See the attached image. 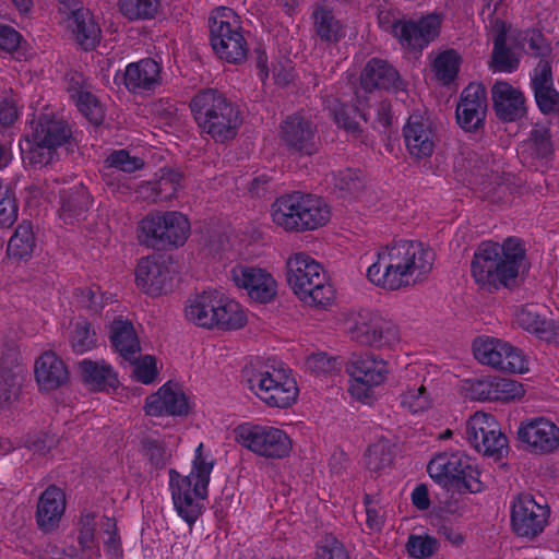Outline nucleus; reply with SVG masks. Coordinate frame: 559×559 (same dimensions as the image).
Returning <instances> with one entry per match:
<instances>
[{"instance_id":"4468645a","label":"nucleus","mask_w":559,"mask_h":559,"mask_svg":"<svg viewBox=\"0 0 559 559\" xmlns=\"http://www.w3.org/2000/svg\"><path fill=\"white\" fill-rule=\"evenodd\" d=\"M467 441L479 453L501 459L508 452V439L490 414L476 412L466 421Z\"/></svg>"},{"instance_id":"c03bdc74","label":"nucleus","mask_w":559,"mask_h":559,"mask_svg":"<svg viewBox=\"0 0 559 559\" xmlns=\"http://www.w3.org/2000/svg\"><path fill=\"white\" fill-rule=\"evenodd\" d=\"M35 249V238L32 224L23 221L8 242V255L15 260H27Z\"/></svg>"},{"instance_id":"c85d7f7f","label":"nucleus","mask_w":559,"mask_h":559,"mask_svg":"<svg viewBox=\"0 0 559 559\" xmlns=\"http://www.w3.org/2000/svg\"><path fill=\"white\" fill-rule=\"evenodd\" d=\"M181 173L162 168L154 179L142 182L138 187L136 194L148 203L169 201L181 188Z\"/></svg>"},{"instance_id":"8fccbe9b","label":"nucleus","mask_w":559,"mask_h":559,"mask_svg":"<svg viewBox=\"0 0 559 559\" xmlns=\"http://www.w3.org/2000/svg\"><path fill=\"white\" fill-rule=\"evenodd\" d=\"M401 405L412 413L424 412L431 407L432 397L424 384L407 388L401 394Z\"/></svg>"},{"instance_id":"2f4dec72","label":"nucleus","mask_w":559,"mask_h":559,"mask_svg":"<svg viewBox=\"0 0 559 559\" xmlns=\"http://www.w3.org/2000/svg\"><path fill=\"white\" fill-rule=\"evenodd\" d=\"M35 378L40 390L50 391L68 382L69 371L62 359L46 352L35 364Z\"/></svg>"},{"instance_id":"052dcab7","label":"nucleus","mask_w":559,"mask_h":559,"mask_svg":"<svg viewBox=\"0 0 559 559\" xmlns=\"http://www.w3.org/2000/svg\"><path fill=\"white\" fill-rule=\"evenodd\" d=\"M314 559H349V556L341 542L326 537L318 546Z\"/></svg>"},{"instance_id":"4d7b16f0","label":"nucleus","mask_w":559,"mask_h":559,"mask_svg":"<svg viewBox=\"0 0 559 559\" xmlns=\"http://www.w3.org/2000/svg\"><path fill=\"white\" fill-rule=\"evenodd\" d=\"M143 450L150 462L156 468H162L168 463L171 452L163 441L154 438H146L143 441Z\"/></svg>"},{"instance_id":"393cba45","label":"nucleus","mask_w":559,"mask_h":559,"mask_svg":"<svg viewBox=\"0 0 559 559\" xmlns=\"http://www.w3.org/2000/svg\"><path fill=\"white\" fill-rule=\"evenodd\" d=\"M189 405L182 389L171 382L162 385L158 391L146 397L145 412L151 416H180L188 413Z\"/></svg>"},{"instance_id":"4be33fe9","label":"nucleus","mask_w":559,"mask_h":559,"mask_svg":"<svg viewBox=\"0 0 559 559\" xmlns=\"http://www.w3.org/2000/svg\"><path fill=\"white\" fill-rule=\"evenodd\" d=\"M231 277L237 287L246 289L247 295L254 301L266 304L276 296L277 283L264 269L236 265L231 270Z\"/></svg>"},{"instance_id":"bb28decb","label":"nucleus","mask_w":559,"mask_h":559,"mask_svg":"<svg viewBox=\"0 0 559 559\" xmlns=\"http://www.w3.org/2000/svg\"><path fill=\"white\" fill-rule=\"evenodd\" d=\"M493 109L499 119L515 121L526 115L525 96L504 81H497L491 87Z\"/></svg>"},{"instance_id":"f8f14e48","label":"nucleus","mask_w":559,"mask_h":559,"mask_svg":"<svg viewBox=\"0 0 559 559\" xmlns=\"http://www.w3.org/2000/svg\"><path fill=\"white\" fill-rule=\"evenodd\" d=\"M140 228L144 242L152 247L182 246L190 233L188 218L177 211L147 215Z\"/></svg>"},{"instance_id":"b1692460","label":"nucleus","mask_w":559,"mask_h":559,"mask_svg":"<svg viewBox=\"0 0 559 559\" xmlns=\"http://www.w3.org/2000/svg\"><path fill=\"white\" fill-rule=\"evenodd\" d=\"M531 86L537 107L544 115L559 114V92L554 86L548 60L538 61L531 74Z\"/></svg>"},{"instance_id":"f3484780","label":"nucleus","mask_w":559,"mask_h":559,"mask_svg":"<svg viewBox=\"0 0 559 559\" xmlns=\"http://www.w3.org/2000/svg\"><path fill=\"white\" fill-rule=\"evenodd\" d=\"M442 20L439 13H429L418 20H394L391 34L403 47L423 50L439 36Z\"/></svg>"},{"instance_id":"0eeeda50","label":"nucleus","mask_w":559,"mask_h":559,"mask_svg":"<svg viewBox=\"0 0 559 559\" xmlns=\"http://www.w3.org/2000/svg\"><path fill=\"white\" fill-rule=\"evenodd\" d=\"M210 39L215 53L229 63L247 59L248 44L236 13L225 7L212 11L209 17Z\"/></svg>"},{"instance_id":"13d9d810","label":"nucleus","mask_w":559,"mask_h":559,"mask_svg":"<svg viewBox=\"0 0 559 559\" xmlns=\"http://www.w3.org/2000/svg\"><path fill=\"white\" fill-rule=\"evenodd\" d=\"M467 397L477 401H492L493 378L467 380L464 384Z\"/></svg>"},{"instance_id":"a211bd4d","label":"nucleus","mask_w":559,"mask_h":559,"mask_svg":"<svg viewBox=\"0 0 559 559\" xmlns=\"http://www.w3.org/2000/svg\"><path fill=\"white\" fill-rule=\"evenodd\" d=\"M548 516V506L537 502L531 495H519L512 502L511 524L518 536L536 537L544 531Z\"/></svg>"},{"instance_id":"603ef678","label":"nucleus","mask_w":559,"mask_h":559,"mask_svg":"<svg viewBox=\"0 0 559 559\" xmlns=\"http://www.w3.org/2000/svg\"><path fill=\"white\" fill-rule=\"evenodd\" d=\"M406 549L412 557L416 559H426L438 551L439 542L436 537L427 534H412L408 536Z\"/></svg>"},{"instance_id":"7ed1b4c3","label":"nucleus","mask_w":559,"mask_h":559,"mask_svg":"<svg viewBox=\"0 0 559 559\" xmlns=\"http://www.w3.org/2000/svg\"><path fill=\"white\" fill-rule=\"evenodd\" d=\"M214 461L203 455V443L195 449L192 469L182 476L177 471H169V487L178 515L192 525L202 511L201 501L207 497V487Z\"/></svg>"},{"instance_id":"6e6d98bb","label":"nucleus","mask_w":559,"mask_h":559,"mask_svg":"<svg viewBox=\"0 0 559 559\" xmlns=\"http://www.w3.org/2000/svg\"><path fill=\"white\" fill-rule=\"evenodd\" d=\"M524 394L523 385L512 379L493 378L492 401L508 402L522 397Z\"/></svg>"},{"instance_id":"5701e85b","label":"nucleus","mask_w":559,"mask_h":559,"mask_svg":"<svg viewBox=\"0 0 559 559\" xmlns=\"http://www.w3.org/2000/svg\"><path fill=\"white\" fill-rule=\"evenodd\" d=\"M486 88L479 83H469L461 93L456 106V121L465 131H477L483 127L486 111Z\"/></svg>"},{"instance_id":"cd10ccee","label":"nucleus","mask_w":559,"mask_h":559,"mask_svg":"<svg viewBox=\"0 0 559 559\" xmlns=\"http://www.w3.org/2000/svg\"><path fill=\"white\" fill-rule=\"evenodd\" d=\"M162 68L152 58H144L127 66L123 81L127 90L134 94L154 91L162 84Z\"/></svg>"},{"instance_id":"680f3d73","label":"nucleus","mask_w":559,"mask_h":559,"mask_svg":"<svg viewBox=\"0 0 559 559\" xmlns=\"http://www.w3.org/2000/svg\"><path fill=\"white\" fill-rule=\"evenodd\" d=\"M17 213L19 206L14 194L9 191L0 194V227H11L17 218Z\"/></svg>"},{"instance_id":"6e6552de","label":"nucleus","mask_w":559,"mask_h":559,"mask_svg":"<svg viewBox=\"0 0 559 559\" xmlns=\"http://www.w3.org/2000/svg\"><path fill=\"white\" fill-rule=\"evenodd\" d=\"M427 472L438 484L460 492L477 493L485 488L477 466L460 452L437 454L428 463Z\"/></svg>"},{"instance_id":"5fc2aeb1","label":"nucleus","mask_w":559,"mask_h":559,"mask_svg":"<svg viewBox=\"0 0 559 559\" xmlns=\"http://www.w3.org/2000/svg\"><path fill=\"white\" fill-rule=\"evenodd\" d=\"M71 345L73 350L80 354L92 349L96 345L95 331L91 329V324L87 321L81 320L74 324Z\"/></svg>"},{"instance_id":"1a4fd4ad","label":"nucleus","mask_w":559,"mask_h":559,"mask_svg":"<svg viewBox=\"0 0 559 559\" xmlns=\"http://www.w3.org/2000/svg\"><path fill=\"white\" fill-rule=\"evenodd\" d=\"M246 376L249 390L271 407L285 408L297 399L296 381L284 368L266 366L259 370H246Z\"/></svg>"},{"instance_id":"49530a36","label":"nucleus","mask_w":559,"mask_h":559,"mask_svg":"<svg viewBox=\"0 0 559 559\" xmlns=\"http://www.w3.org/2000/svg\"><path fill=\"white\" fill-rule=\"evenodd\" d=\"M461 57L454 49H448L439 53L433 61L436 76L444 85L450 84L457 75Z\"/></svg>"},{"instance_id":"72a5a7b5","label":"nucleus","mask_w":559,"mask_h":559,"mask_svg":"<svg viewBox=\"0 0 559 559\" xmlns=\"http://www.w3.org/2000/svg\"><path fill=\"white\" fill-rule=\"evenodd\" d=\"M168 281L167 267L152 258L140 260L135 270V283L148 295L157 296L165 289Z\"/></svg>"},{"instance_id":"a19ab883","label":"nucleus","mask_w":559,"mask_h":559,"mask_svg":"<svg viewBox=\"0 0 559 559\" xmlns=\"http://www.w3.org/2000/svg\"><path fill=\"white\" fill-rule=\"evenodd\" d=\"M216 312H214L215 326L222 330H238L247 322L242 307L235 300L221 294Z\"/></svg>"},{"instance_id":"09e8293b","label":"nucleus","mask_w":559,"mask_h":559,"mask_svg":"<svg viewBox=\"0 0 559 559\" xmlns=\"http://www.w3.org/2000/svg\"><path fill=\"white\" fill-rule=\"evenodd\" d=\"M160 0H119L120 12L129 20H147L155 16Z\"/></svg>"},{"instance_id":"c9c22d12","label":"nucleus","mask_w":559,"mask_h":559,"mask_svg":"<svg viewBox=\"0 0 559 559\" xmlns=\"http://www.w3.org/2000/svg\"><path fill=\"white\" fill-rule=\"evenodd\" d=\"M68 27L84 50H91L99 43L100 27L88 10L80 9L72 12Z\"/></svg>"},{"instance_id":"0e129e2a","label":"nucleus","mask_w":559,"mask_h":559,"mask_svg":"<svg viewBox=\"0 0 559 559\" xmlns=\"http://www.w3.org/2000/svg\"><path fill=\"white\" fill-rule=\"evenodd\" d=\"M134 377L138 381L148 384L153 382L157 376L156 362L152 356H144L134 365Z\"/></svg>"},{"instance_id":"9b49d317","label":"nucleus","mask_w":559,"mask_h":559,"mask_svg":"<svg viewBox=\"0 0 559 559\" xmlns=\"http://www.w3.org/2000/svg\"><path fill=\"white\" fill-rule=\"evenodd\" d=\"M237 442L257 455L283 459L292 450L288 435L273 426L242 424L235 429Z\"/></svg>"},{"instance_id":"a18cd8bd","label":"nucleus","mask_w":559,"mask_h":559,"mask_svg":"<svg viewBox=\"0 0 559 559\" xmlns=\"http://www.w3.org/2000/svg\"><path fill=\"white\" fill-rule=\"evenodd\" d=\"M314 31L321 40L336 43L344 36L341 22L331 9L320 5L313 11Z\"/></svg>"},{"instance_id":"e2e57ef3","label":"nucleus","mask_w":559,"mask_h":559,"mask_svg":"<svg viewBox=\"0 0 559 559\" xmlns=\"http://www.w3.org/2000/svg\"><path fill=\"white\" fill-rule=\"evenodd\" d=\"M306 368L317 374L329 373L336 369V359L325 353L312 354L306 359Z\"/></svg>"},{"instance_id":"de8ad7c7","label":"nucleus","mask_w":559,"mask_h":559,"mask_svg":"<svg viewBox=\"0 0 559 559\" xmlns=\"http://www.w3.org/2000/svg\"><path fill=\"white\" fill-rule=\"evenodd\" d=\"M539 306L530 304L522 306L515 313V321L523 330L543 335L547 331V321L539 313Z\"/></svg>"},{"instance_id":"37998d69","label":"nucleus","mask_w":559,"mask_h":559,"mask_svg":"<svg viewBox=\"0 0 559 559\" xmlns=\"http://www.w3.org/2000/svg\"><path fill=\"white\" fill-rule=\"evenodd\" d=\"M96 514L84 511L79 522V546H82L81 559H96L99 557V547L96 540Z\"/></svg>"},{"instance_id":"7c9ffc66","label":"nucleus","mask_w":559,"mask_h":559,"mask_svg":"<svg viewBox=\"0 0 559 559\" xmlns=\"http://www.w3.org/2000/svg\"><path fill=\"white\" fill-rule=\"evenodd\" d=\"M66 510V496L63 491L50 485L40 495L37 502L36 521L38 526L49 532L56 528Z\"/></svg>"},{"instance_id":"9d476101","label":"nucleus","mask_w":559,"mask_h":559,"mask_svg":"<svg viewBox=\"0 0 559 559\" xmlns=\"http://www.w3.org/2000/svg\"><path fill=\"white\" fill-rule=\"evenodd\" d=\"M70 136L71 130L63 120L41 115L26 141L27 148H23L25 158L34 167H43L53 159L56 148L67 143Z\"/></svg>"},{"instance_id":"e433bc0d","label":"nucleus","mask_w":559,"mask_h":559,"mask_svg":"<svg viewBox=\"0 0 559 559\" xmlns=\"http://www.w3.org/2000/svg\"><path fill=\"white\" fill-rule=\"evenodd\" d=\"M555 153L551 131L547 126L535 124L528 138L521 145L524 159L533 162L548 160Z\"/></svg>"},{"instance_id":"f257e3e1","label":"nucleus","mask_w":559,"mask_h":559,"mask_svg":"<svg viewBox=\"0 0 559 559\" xmlns=\"http://www.w3.org/2000/svg\"><path fill=\"white\" fill-rule=\"evenodd\" d=\"M435 253L421 242L400 240L382 247L367 269V278L378 287L396 290L423 282L431 271Z\"/></svg>"},{"instance_id":"3c124183","label":"nucleus","mask_w":559,"mask_h":559,"mask_svg":"<svg viewBox=\"0 0 559 559\" xmlns=\"http://www.w3.org/2000/svg\"><path fill=\"white\" fill-rule=\"evenodd\" d=\"M329 181L336 190L342 193L343 197L353 195L362 188L360 174L353 169H344L337 173H332L329 176Z\"/></svg>"},{"instance_id":"2eb2a0df","label":"nucleus","mask_w":559,"mask_h":559,"mask_svg":"<svg viewBox=\"0 0 559 559\" xmlns=\"http://www.w3.org/2000/svg\"><path fill=\"white\" fill-rule=\"evenodd\" d=\"M346 370L352 378L348 391L359 401L368 400L372 389L383 383L389 373L385 360L373 354L354 356Z\"/></svg>"},{"instance_id":"69168bd1","label":"nucleus","mask_w":559,"mask_h":559,"mask_svg":"<svg viewBox=\"0 0 559 559\" xmlns=\"http://www.w3.org/2000/svg\"><path fill=\"white\" fill-rule=\"evenodd\" d=\"M102 528L104 533L108 535L107 540H105L106 551L112 557H118L121 554V549L120 540L117 534L116 522L110 518L104 516Z\"/></svg>"},{"instance_id":"ea45409f","label":"nucleus","mask_w":559,"mask_h":559,"mask_svg":"<svg viewBox=\"0 0 559 559\" xmlns=\"http://www.w3.org/2000/svg\"><path fill=\"white\" fill-rule=\"evenodd\" d=\"M71 98L74 99L79 110L86 117L88 121L97 126L103 122L104 109L98 99L92 94L85 85L82 84L81 79H72L69 86Z\"/></svg>"},{"instance_id":"338daca9","label":"nucleus","mask_w":559,"mask_h":559,"mask_svg":"<svg viewBox=\"0 0 559 559\" xmlns=\"http://www.w3.org/2000/svg\"><path fill=\"white\" fill-rule=\"evenodd\" d=\"M21 43V35L14 28L1 25L0 26V47L5 51H14L19 48Z\"/></svg>"},{"instance_id":"412c9836","label":"nucleus","mask_w":559,"mask_h":559,"mask_svg":"<svg viewBox=\"0 0 559 559\" xmlns=\"http://www.w3.org/2000/svg\"><path fill=\"white\" fill-rule=\"evenodd\" d=\"M518 439L533 453L546 454L559 447V427L545 417L522 421Z\"/></svg>"},{"instance_id":"dca6fc26","label":"nucleus","mask_w":559,"mask_h":559,"mask_svg":"<svg viewBox=\"0 0 559 559\" xmlns=\"http://www.w3.org/2000/svg\"><path fill=\"white\" fill-rule=\"evenodd\" d=\"M347 332L352 340L374 347L391 346L399 341L396 328L369 310L353 316Z\"/></svg>"},{"instance_id":"774afa93","label":"nucleus","mask_w":559,"mask_h":559,"mask_svg":"<svg viewBox=\"0 0 559 559\" xmlns=\"http://www.w3.org/2000/svg\"><path fill=\"white\" fill-rule=\"evenodd\" d=\"M437 533L454 547H461L465 542V536L459 528L445 523L438 526Z\"/></svg>"},{"instance_id":"423d86ee","label":"nucleus","mask_w":559,"mask_h":559,"mask_svg":"<svg viewBox=\"0 0 559 559\" xmlns=\"http://www.w3.org/2000/svg\"><path fill=\"white\" fill-rule=\"evenodd\" d=\"M287 282L298 298L308 306L325 307L334 298L323 267L304 252L292 254L286 261Z\"/></svg>"},{"instance_id":"79ce46f5","label":"nucleus","mask_w":559,"mask_h":559,"mask_svg":"<svg viewBox=\"0 0 559 559\" xmlns=\"http://www.w3.org/2000/svg\"><path fill=\"white\" fill-rule=\"evenodd\" d=\"M520 59L518 55L507 47V34L504 31L499 32L493 39V48L489 68L493 72L511 73L519 68Z\"/></svg>"},{"instance_id":"20e7f679","label":"nucleus","mask_w":559,"mask_h":559,"mask_svg":"<svg viewBox=\"0 0 559 559\" xmlns=\"http://www.w3.org/2000/svg\"><path fill=\"white\" fill-rule=\"evenodd\" d=\"M190 108L198 127L215 142L233 140L241 124L238 108L219 91H199L190 100Z\"/></svg>"},{"instance_id":"4c0bfd02","label":"nucleus","mask_w":559,"mask_h":559,"mask_svg":"<svg viewBox=\"0 0 559 559\" xmlns=\"http://www.w3.org/2000/svg\"><path fill=\"white\" fill-rule=\"evenodd\" d=\"M79 370L83 381L93 390L104 391L114 389L118 384L117 373L104 360L92 361L83 359L79 364Z\"/></svg>"},{"instance_id":"864d4df0","label":"nucleus","mask_w":559,"mask_h":559,"mask_svg":"<svg viewBox=\"0 0 559 559\" xmlns=\"http://www.w3.org/2000/svg\"><path fill=\"white\" fill-rule=\"evenodd\" d=\"M392 462L390 445L385 441L371 444L365 454L366 466L373 472H379Z\"/></svg>"},{"instance_id":"aec40b11","label":"nucleus","mask_w":559,"mask_h":559,"mask_svg":"<svg viewBox=\"0 0 559 559\" xmlns=\"http://www.w3.org/2000/svg\"><path fill=\"white\" fill-rule=\"evenodd\" d=\"M281 140L292 153L314 154L319 144L317 126L301 115L289 116L281 126Z\"/></svg>"},{"instance_id":"a878e982","label":"nucleus","mask_w":559,"mask_h":559,"mask_svg":"<svg viewBox=\"0 0 559 559\" xmlns=\"http://www.w3.org/2000/svg\"><path fill=\"white\" fill-rule=\"evenodd\" d=\"M24 369L15 349H9L0 358V407L11 406L21 392Z\"/></svg>"},{"instance_id":"c756f323","label":"nucleus","mask_w":559,"mask_h":559,"mask_svg":"<svg viewBox=\"0 0 559 559\" xmlns=\"http://www.w3.org/2000/svg\"><path fill=\"white\" fill-rule=\"evenodd\" d=\"M361 87L367 92L377 88L400 90L402 81L397 71L385 60L372 58L370 59L360 75Z\"/></svg>"},{"instance_id":"6ab92c4d","label":"nucleus","mask_w":559,"mask_h":559,"mask_svg":"<svg viewBox=\"0 0 559 559\" xmlns=\"http://www.w3.org/2000/svg\"><path fill=\"white\" fill-rule=\"evenodd\" d=\"M406 151L415 160L432 156L439 142L437 130L428 117L412 115L403 127Z\"/></svg>"},{"instance_id":"bf43d9fd","label":"nucleus","mask_w":559,"mask_h":559,"mask_svg":"<svg viewBox=\"0 0 559 559\" xmlns=\"http://www.w3.org/2000/svg\"><path fill=\"white\" fill-rule=\"evenodd\" d=\"M107 163L110 167L117 168L126 173H132L143 167L144 162L142 158L131 156L127 151L119 150L112 152L107 157Z\"/></svg>"},{"instance_id":"39448f33","label":"nucleus","mask_w":559,"mask_h":559,"mask_svg":"<svg viewBox=\"0 0 559 559\" xmlns=\"http://www.w3.org/2000/svg\"><path fill=\"white\" fill-rule=\"evenodd\" d=\"M274 224L287 231L313 230L330 221L331 212L319 197L298 192L283 195L271 206Z\"/></svg>"},{"instance_id":"f03ea898","label":"nucleus","mask_w":559,"mask_h":559,"mask_svg":"<svg viewBox=\"0 0 559 559\" xmlns=\"http://www.w3.org/2000/svg\"><path fill=\"white\" fill-rule=\"evenodd\" d=\"M524 257V249L516 238H508L502 245L484 241L474 253L472 276L488 292L507 287L518 277Z\"/></svg>"},{"instance_id":"ddd939ff","label":"nucleus","mask_w":559,"mask_h":559,"mask_svg":"<svg viewBox=\"0 0 559 559\" xmlns=\"http://www.w3.org/2000/svg\"><path fill=\"white\" fill-rule=\"evenodd\" d=\"M475 358L483 365L510 373L528 371L527 361L522 352L500 338L481 336L473 343Z\"/></svg>"},{"instance_id":"473e14b6","label":"nucleus","mask_w":559,"mask_h":559,"mask_svg":"<svg viewBox=\"0 0 559 559\" xmlns=\"http://www.w3.org/2000/svg\"><path fill=\"white\" fill-rule=\"evenodd\" d=\"M221 293L217 290H204L187 300L185 316L188 321L202 328H214V312H216Z\"/></svg>"},{"instance_id":"58836bf2","label":"nucleus","mask_w":559,"mask_h":559,"mask_svg":"<svg viewBox=\"0 0 559 559\" xmlns=\"http://www.w3.org/2000/svg\"><path fill=\"white\" fill-rule=\"evenodd\" d=\"M110 341L116 350L130 361L141 349L133 324L129 320L115 319L111 322Z\"/></svg>"},{"instance_id":"f704fd0d","label":"nucleus","mask_w":559,"mask_h":559,"mask_svg":"<svg viewBox=\"0 0 559 559\" xmlns=\"http://www.w3.org/2000/svg\"><path fill=\"white\" fill-rule=\"evenodd\" d=\"M59 194V217L67 224L81 219L92 202L90 193L81 183L62 189Z\"/></svg>"}]
</instances>
